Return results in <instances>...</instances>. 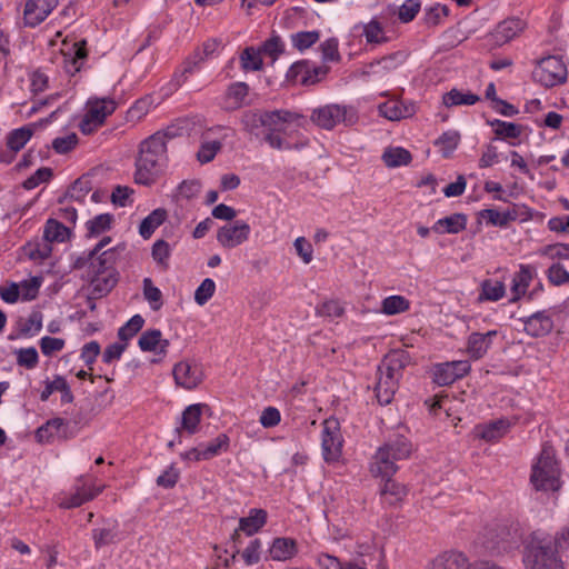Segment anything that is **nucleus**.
I'll return each instance as SVG.
<instances>
[{"mask_svg": "<svg viewBox=\"0 0 569 569\" xmlns=\"http://www.w3.org/2000/svg\"><path fill=\"white\" fill-rule=\"evenodd\" d=\"M113 216L111 213H101L86 222L88 238L98 237L111 229Z\"/></svg>", "mask_w": 569, "mask_h": 569, "instance_id": "36", "label": "nucleus"}, {"mask_svg": "<svg viewBox=\"0 0 569 569\" xmlns=\"http://www.w3.org/2000/svg\"><path fill=\"white\" fill-rule=\"evenodd\" d=\"M117 260L116 249H109L97 258V263L91 262V287L96 297H103L109 293L118 282V273L114 269Z\"/></svg>", "mask_w": 569, "mask_h": 569, "instance_id": "6", "label": "nucleus"}, {"mask_svg": "<svg viewBox=\"0 0 569 569\" xmlns=\"http://www.w3.org/2000/svg\"><path fill=\"white\" fill-rule=\"evenodd\" d=\"M92 539L97 550L119 542L121 537L118 522H107L102 527L94 528L92 530Z\"/></svg>", "mask_w": 569, "mask_h": 569, "instance_id": "27", "label": "nucleus"}, {"mask_svg": "<svg viewBox=\"0 0 569 569\" xmlns=\"http://www.w3.org/2000/svg\"><path fill=\"white\" fill-rule=\"evenodd\" d=\"M89 191L90 187L88 184V181L78 179L68 189L64 197L59 200V203H63L67 199L81 202L83 201L84 197L88 194Z\"/></svg>", "mask_w": 569, "mask_h": 569, "instance_id": "55", "label": "nucleus"}, {"mask_svg": "<svg viewBox=\"0 0 569 569\" xmlns=\"http://www.w3.org/2000/svg\"><path fill=\"white\" fill-rule=\"evenodd\" d=\"M415 112L412 104L399 100H389L379 106V113L388 120L398 121L411 117Z\"/></svg>", "mask_w": 569, "mask_h": 569, "instance_id": "29", "label": "nucleus"}, {"mask_svg": "<svg viewBox=\"0 0 569 569\" xmlns=\"http://www.w3.org/2000/svg\"><path fill=\"white\" fill-rule=\"evenodd\" d=\"M505 284L499 280L487 279L481 284V299L497 301L505 296Z\"/></svg>", "mask_w": 569, "mask_h": 569, "instance_id": "46", "label": "nucleus"}, {"mask_svg": "<svg viewBox=\"0 0 569 569\" xmlns=\"http://www.w3.org/2000/svg\"><path fill=\"white\" fill-rule=\"evenodd\" d=\"M143 296L152 310L157 311L162 307V293L159 288L153 286L150 278L143 280Z\"/></svg>", "mask_w": 569, "mask_h": 569, "instance_id": "54", "label": "nucleus"}, {"mask_svg": "<svg viewBox=\"0 0 569 569\" xmlns=\"http://www.w3.org/2000/svg\"><path fill=\"white\" fill-rule=\"evenodd\" d=\"M69 229L56 219H49L43 230V239L48 242H63L69 238Z\"/></svg>", "mask_w": 569, "mask_h": 569, "instance_id": "39", "label": "nucleus"}, {"mask_svg": "<svg viewBox=\"0 0 569 569\" xmlns=\"http://www.w3.org/2000/svg\"><path fill=\"white\" fill-rule=\"evenodd\" d=\"M280 119V113L272 111L248 110L241 117V124L246 132L258 138L263 128L269 130V126L277 124Z\"/></svg>", "mask_w": 569, "mask_h": 569, "instance_id": "13", "label": "nucleus"}, {"mask_svg": "<svg viewBox=\"0 0 569 569\" xmlns=\"http://www.w3.org/2000/svg\"><path fill=\"white\" fill-rule=\"evenodd\" d=\"M479 217L489 224L506 227L510 221L516 220V212H500L496 209H483L479 212Z\"/></svg>", "mask_w": 569, "mask_h": 569, "instance_id": "42", "label": "nucleus"}, {"mask_svg": "<svg viewBox=\"0 0 569 569\" xmlns=\"http://www.w3.org/2000/svg\"><path fill=\"white\" fill-rule=\"evenodd\" d=\"M249 93V86L246 82L231 83L226 92V103L230 109H239L243 106Z\"/></svg>", "mask_w": 569, "mask_h": 569, "instance_id": "35", "label": "nucleus"}, {"mask_svg": "<svg viewBox=\"0 0 569 569\" xmlns=\"http://www.w3.org/2000/svg\"><path fill=\"white\" fill-rule=\"evenodd\" d=\"M479 100H480L479 96L471 93V92L463 93V92L459 91L458 89H451L449 92L445 93L442 97V102L448 108L456 107V106H472L476 102H478Z\"/></svg>", "mask_w": 569, "mask_h": 569, "instance_id": "38", "label": "nucleus"}, {"mask_svg": "<svg viewBox=\"0 0 569 569\" xmlns=\"http://www.w3.org/2000/svg\"><path fill=\"white\" fill-rule=\"evenodd\" d=\"M250 231L251 228L247 222L237 220L219 228L217 241L226 249H233L249 239Z\"/></svg>", "mask_w": 569, "mask_h": 569, "instance_id": "12", "label": "nucleus"}, {"mask_svg": "<svg viewBox=\"0 0 569 569\" xmlns=\"http://www.w3.org/2000/svg\"><path fill=\"white\" fill-rule=\"evenodd\" d=\"M329 68L317 66L310 61L302 60L295 62L287 72V79L296 84L310 86L322 80Z\"/></svg>", "mask_w": 569, "mask_h": 569, "instance_id": "11", "label": "nucleus"}, {"mask_svg": "<svg viewBox=\"0 0 569 569\" xmlns=\"http://www.w3.org/2000/svg\"><path fill=\"white\" fill-rule=\"evenodd\" d=\"M209 409L208 405L193 403L188 406L181 415V425L176 431L181 436L182 432L188 435H194L198 431V427L201 420L202 411Z\"/></svg>", "mask_w": 569, "mask_h": 569, "instance_id": "22", "label": "nucleus"}, {"mask_svg": "<svg viewBox=\"0 0 569 569\" xmlns=\"http://www.w3.org/2000/svg\"><path fill=\"white\" fill-rule=\"evenodd\" d=\"M509 423L506 420H497L482 427L480 436L487 441L501 438L508 430Z\"/></svg>", "mask_w": 569, "mask_h": 569, "instance_id": "52", "label": "nucleus"}, {"mask_svg": "<svg viewBox=\"0 0 569 569\" xmlns=\"http://www.w3.org/2000/svg\"><path fill=\"white\" fill-rule=\"evenodd\" d=\"M33 134L32 128L29 126L12 130L7 137V146L13 152L20 151Z\"/></svg>", "mask_w": 569, "mask_h": 569, "instance_id": "40", "label": "nucleus"}, {"mask_svg": "<svg viewBox=\"0 0 569 569\" xmlns=\"http://www.w3.org/2000/svg\"><path fill=\"white\" fill-rule=\"evenodd\" d=\"M569 549V527L555 537L535 531L526 543L523 550V565L526 569H563L560 553Z\"/></svg>", "mask_w": 569, "mask_h": 569, "instance_id": "1", "label": "nucleus"}, {"mask_svg": "<svg viewBox=\"0 0 569 569\" xmlns=\"http://www.w3.org/2000/svg\"><path fill=\"white\" fill-rule=\"evenodd\" d=\"M64 347V340L61 338L42 337L40 339V349L44 356H52L54 352H59Z\"/></svg>", "mask_w": 569, "mask_h": 569, "instance_id": "64", "label": "nucleus"}, {"mask_svg": "<svg viewBox=\"0 0 569 569\" xmlns=\"http://www.w3.org/2000/svg\"><path fill=\"white\" fill-rule=\"evenodd\" d=\"M530 481L536 490L557 491L561 487L560 467L552 446L545 443L532 463Z\"/></svg>", "mask_w": 569, "mask_h": 569, "instance_id": "5", "label": "nucleus"}, {"mask_svg": "<svg viewBox=\"0 0 569 569\" xmlns=\"http://www.w3.org/2000/svg\"><path fill=\"white\" fill-rule=\"evenodd\" d=\"M270 557L276 561H287L298 553L297 541L292 538H276L269 549Z\"/></svg>", "mask_w": 569, "mask_h": 569, "instance_id": "28", "label": "nucleus"}, {"mask_svg": "<svg viewBox=\"0 0 569 569\" xmlns=\"http://www.w3.org/2000/svg\"><path fill=\"white\" fill-rule=\"evenodd\" d=\"M538 254L551 260H569V243L547 244L538 250Z\"/></svg>", "mask_w": 569, "mask_h": 569, "instance_id": "51", "label": "nucleus"}, {"mask_svg": "<svg viewBox=\"0 0 569 569\" xmlns=\"http://www.w3.org/2000/svg\"><path fill=\"white\" fill-rule=\"evenodd\" d=\"M144 320L140 315H134L130 318L129 321L124 326H122L118 331V337L122 341H128L133 336H136L141 328L143 327Z\"/></svg>", "mask_w": 569, "mask_h": 569, "instance_id": "53", "label": "nucleus"}, {"mask_svg": "<svg viewBox=\"0 0 569 569\" xmlns=\"http://www.w3.org/2000/svg\"><path fill=\"white\" fill-rule=\"evenodd\" d=\"M467 227V216L463 213H453L436 221L432 230L437 233H459Z\"/></svg>", "mask_w": 569, "mask_h": 569, "instance_id": "30", "label": "nucleus"}, {"mask_svg": "<svg viewBox=\"0 0 569 569\" xmlns=\"http://www.w3.org/2000/svg\"><path fill=\"white\" fill-rule=\"evenodd\" d=\"M267 521V511L263 509H251L247 517L240 518L239 528L232 533V540L239 537V531L251 536L261 529Z\"/></svg>", "mask_w": 569, "mask_h": 569, "instance_id": "25", "label": "nucleus"}, {"mask_svg": "<svg viewBox=\"0 0 569 569\" xmlns=\"http://www.w3.org/2000/svg\"><path fill=\"white\" fill-rule=\"evenodd\" d=\"M546 277L550 284L561 287L569 284V271L558 262H553L546 271Z\"/></svg>", "mask_w": 569, "mask_h": 569, "instance_id": "48", "label": "nucleus"}, {"mask_svg": "<svg viewBox=\"0 0 569 569\" xmlns=\"http://www.w3.org/2000/svg\"><path fill=\"white\" fill-rule=\"evenodd\" d=\"M17 362L27 369H33L39 362L38 351L34 347L22 348L17 351Z\"/></svg>", "mask_w": 569, "mask_h": 569, "instance_id": "62", "label": "nucleus"}, {"mask_svg": "<svg viewBox=\"0 0 569 569\" xmlns=\"http://www.w3.org/2000/svg\"><path fill=\"white\" fill-rule=\"evenodd\" d=\"M78 144V137L76 133H69L66 137H58L52 141L53 150L59 154H66L73 150Z\"/></svg>", "mask_w": 569, "mask_h": 569, "instance_id": "63", "label": "nucleus"}, {"mask_svg": "<svg viewBox=\"0 0 569 569\" xmlns=\"http://www.w3.org/2000/svg\"><path fill=\"white\" fill-rule=\"evenodd\" d=\"M272 113H280V118H284L276 121L277 124L269 126V130H272L278 134L282 133L284 136H292L293 132H297L300 128L305 127L306 117L303 114L284 109L273 110Z\"/></svg>", "mask_w": 569, "mask_h": 569, "instance_id": "20", "label": "nucleus"}, {"mask_svg": "<svg viewBox=\"0 0 569 569\" xmlns=\"http://www.w3.org/2000/svg\"><path fill=\"white\" fill-rule=\"evenodd\" d=\"M468 558L459 551H445L438 555L429 565L428 569H469Z\"/></svg>", "mask_w": 569, "mask_h": 569, "instance_id": "23", "label": "nucleus"}, {"mask_svg": "<svg viewBox=\"0 0 569 569\" xmlns=\"http://www.w3.org/2000/svg\"><path fill=\"white\" fill-rule=\"evenodd\" d=\"M421 8L420 0H406L399 8L398 18L401 22L408 23L412 21L419 13Z\"/></svg>", "mask_w": 569, "mask_h": 569, "instance_id": "60", "label": "nucleus"}, {"mask_svg": "<svg viewBox=\"0 0 569 569\" xmlns=\"http://www.w3.org/2000/svg\"><path fill=\"white\" fill-rule=\"evenodd\" d=\"M460 142V134L457 131L443 132L435 142L445 158H449Z\"/></svg>", "mask_w": 569, "mask_h": 569, "instance_id": "44", "label": "nucleus"}, {"mask_svg": "<svg viewBox=\"0 0 569 569\" xmlns=\"http://www.w3.org/2000/svg\"><path fill=\"white\" fill-rule=\"evenodd\" d=\"M310 120L321 129L332 130L340 123L347 127L353 126L358 121V113L350 106L330 103L313 109Z\"/></svg>", "mask_w": 569, "mask_h": 569, "instance_id": "7", "label": "nucleus"}, {"mask_svg": "<svg viewBox=\"0 0 569 569\" xmlns=\"http://www.w3.org/2000/svg\"><path fill=\"white\" fill-rule=\"evenodd\" d=\"M567 78V64L562 58L558 56H548L538 60L532 71L533 81L545 88L563 84Z\"/></svg>", "mask_w": 569, "mask_h": 569, "instance_id": "8", "label": "nucleus"}, {"mask_svg": "<svg viewBox=\"0 0 569 569\" xmlns=\"http://www.w3.org/2000/svg\"><path fill=\"white\" fill-rule=\"evenodd\" d=\"M216 291V283L212 279L206 278L200 286L196 289L194 301L199 306L206 305Z\"/></svg>", "mask_w": 569, "mask_h": 569, "instance_id": "59", "label": "nucleus"}, {"mask_svg": "<svg viewBox=\"0 0 569 569\" xmlns=\"http://www.w3.org/2000/svg\"><path fill=\"white\" fill-rule=\"evenodd\" d=\"M59 0H27L23 8V23L36 28L57 8Z\"/></svg>", "mask_w": 569, "mask_h": 569, "instance_id": "14", "label": "nucleus"}, {"mask_svg": "<svg viewBox=\"0 0 569 569\" xmlns=\"http://www.w3.org/2000/svg\"><path fill=\"white\" fill-rule=\"evenodd\" d=\"M319 38V31H301L292 36V43L298 50L303 51L313 46Z\"/></svg>", "mask_w": 569, "mask_h": 569, "instance_id": "57", "label": "nucleus"}, {"mask_svg": "<svg viewBox=\"0 0 569 569\" xmlns=\"http://www.w3.org/2000/svg\"><path fill=\"white\" fill-rule=\"evenodd\" d=\"M409 362V356L405 351L388 353L378 367V380L375 386L376 398L379 405H389L398 389L402 370Z\"/></svg>", "mask_w": 569, "mask_h": 569, "instance_id": "3", "label": "nucleus"}, {"mask_svg": "<svg viewBox=\"0 0 569 569\" xmlns=\"http://www.w3.org/2000/svg\"><path fill=\"white\" fill-rule=\"evenodd\" d=\"M168 162L167 147L159 137H148L140 143L136 159L134 181L150 186L163 171Z\"/></svg>", "mask_w": 569, "mask_h": 569, "instance_id": "2", "label": "nucleus"}, {"mask_svg": "<svg viewBox=\"0 0 569 569\" xmlns=\"http://www.w3.org/2000/svg\"><path fill=\"white\" fill-rule=\"evenodd\" d=\"M229 437L226 433H220L216 439L208 442L206 446L202 445V457L210 460L221 452H226L229 449Z\"/></svg>", "mask_w": 569, "mask_h": 569, "instance_id": "50", "label": "nucleus"}, {"mask_svg": "<svg viewBox=\"0 0 569 569\" xmlns=\"http://www.w3.org/2000/svg\"><path fill=\"white\" fill-rule=\"evenodd\" d=\"M496 336V330H490L486 333L472 332L467 341V352L470 358L475 360L481 359L487 353L491 346L492 338Z\"/></svg>", "mask_w": 569, "mask_h": 569, "instance_id": "24", "label": "nucleus"}, {"mask_svg": "<svg viewBox=\"0 0 569 569\" xmlns=\"http://www.w3.org/2000/svg\"><path fill=\"white\" fill-rule=\"evenodd\" d=\"M523 330L531 337H545L553 329V321L547 311H537L529 317L521 318Z\"/></svg>", "mask_w": 569, "mask_h": 569, "instance_id": "19", "label": "nucleus"}, {"mask_svg": "<svg viewBox=\"0 0 569 569\" xmlns=\"http://www.w3.org/2000/svg\"><path fill=\"white\" fill-rule=\"evenodd\" d=\"M411 452V442L403 436H396L378 448L370 471L375 477L391 478L398 470L397 461L408 459Z\"/></svg>", "mask_w": 569, "mask_h": 569, "instance_id": "4", "label": "nucleus"}, {"mask_svg": "<svg viewBox=\"0 0 569 569\" xmlns=\"http://www.w3.org/2000/svg\"><path fill=\"white\" fill-rule=\"evenodd\" d=\"M525 28L523 20L512 17L499 22L489 37L496 46L501 47L518 37Z\"/></svg>", "mask_w": 569, "mask_h": 569, "instance_id": "16", "label": "nucleus"}, {"mask_svg": "<svg viewBox=\"0 0 569 569\" xmlns=\"http://www.w3.org/2000/svg\"><path fill=\"white\" fill-rule=\"evenodd\" d=\"M495 128V133L500 139H518L522 133V126L495 119L489 122Z\"/></svg>", "mask_w": 569, "mask_h": 569, "instance_id": "41", "label": "nucleus"}, {"mask_svg": "<svg viewBox=\"0 0 569 569\" xmlns=\"http://www.w3.org/2000/svg\"><path fill=\"white\" fill-rule=\"evenodd\" d=\"M104 486L101 487H88L83 480V476H81L77 480V485L74 486V492H72L69 497L62 499L59 506L63 509L77 508L94 499L99 493L102 492Z\"/></svg>", "mask_w": 569, "mask_h": 569, "instance_id": "17", "label": "nucleus"}, {"mask_svg": "<svg viewBox=\"0 0 569 569\" xmlns=\"http://www.w3.org/2000/svg\"><path fill=\"white\" fill-rule=\"evenodd\" d=\"M66 426L67 422L62 418L50 419L36 430V439L39 443L51 442L54 437H61L64 435L61 430Z\"/></svg>", "mask_w": 569, "mask_h": 569, "instance_id": "31", "label": "nucleus"}, {"mask_svg": "<svg viewBox=\"0 0 569 569\" xmlns=\"http://www.w3.org/2000/svg\"><path fill=\"white\" fill-rule=\"evenodd\" d=\"M240 63L244 71H259L263 66L260 52L256 51L252 47H248L242 51Z\"/></svg>", "mask_w": 569, "mask_h": 569, "instance_id": "49", "label": "nucleus"}, {"mask_svg": "<svg viewBox=\"0 0 569 569\" xmlns=\"http://www.w3.org/2000/svg\"><path fill=\"white\" fill-rule=\"evenodd\" d=\"M362 34L365 36L367 43L379 44L388 41L383 27L377 19H372L362 26Z\"/></svg>", "mask_w": 569, "mask_h": 569, "instance_id": "43", "label": "nucleus"}, {"mask_svg": "<svg viewBox=\"0 0 569 569\" xmlns=\"http://www.w3.org/2000/svg\"><path fill=\"white\" fill-rule=\"evenodd\" d=\"M151 256L159 267H161L163 270H167L169 268V259L171 256L170 244L162 239L157 240L152 244Z\"/></svg>", "mask_w": 569, "mask_h": 569, "instance_id": "45", "label": "nucleus"}, {"mask_svg": "<svg viewBox=\"0 0 569 569\" xmlns=\"http://www.w3.org/2000/svg\"><path fill=\"white\" fill-rule=\"evenodd\" d=\"M42 328V313L32 311L23 323L20 325V333L23 336H33Z\"/></svg>", "mask_w": 569, "mask_h": 569, "instance_id": "58", "label": "nucleus"}, {"mask_svg": "<svg viewBox=\"0 0 569 569\" xmlns=\"http://www.w3.org/2000/svg\"><path fill=\"white\" fill-rule=\"evenodd\" d=\"M380 493L386 503L396 506L405 499L408 490L406 486L393 481L391 478H386V482L381 488Z\"/></svg>", "mask_w": 569, "mask_h": 569, "instance_id": "33", "label": "nucleus"}, {"mask_svg": "<svg viewBox=\"0 0 569 569\" xmlns=\"http://www.w3.org/2000/svg\"><path fill=\"white\" fill-rule=\"evenodd\" d=\"M138 345L142 351H153L157 355L164 356L170 342L167 339H162V333L159 329H150L140 336Z\"/></svg>", "mask_w": 569, "mask_h": 569, "instance_id": "26", "label": "nucleus"}, {"mask_svg": "<svg viewBox=\"0 0 569 569\" xmlns=\"http://www.w3.org/2000/svg\"><path fill=\"white\" fill-rule=\"evenodd\" d=\"M220 47L221 40L219 39L214 38L204 41L201 48H198L194 51L192 58L184 62L181 77L194 72L198 69L199 64L206 61L207 59L213 57V54L218 52Z\"/></svg>", "mask_w": 569, "mask_h": 569, "instance_id": "21", "label": "nucleus"}, {"mask_svg": "<svg viewBox=\"0 0 569 569\" xmlns=\"http://www.w3.org/2000/svg\"><path fill=\"white\" fill-rule=\"evenodd\" d=\"M87 41L80 40L74 42L67 51H63V69L70 76L78 73L84 66L88 51Z\"/></svg>", "mask_w": 569, "mask_h": 569, "instance_id": "18", "label": "nucleus"}, {"mask_svg": "<svg viewBox=\"0 0 569 569\" xmlns=\"http://www.w3.org/2000/svg\"><path fill=\"white\" fill-rule=\"evenodd\" d=\"M410 302L402 296H390L382 300L381 310L386 315H397L407 311Z\"/></svg>", "mask_w": 569, "mask_h": 569, "instance_id": "47", "label": "nucleus"}, {"mask_svg": "<svg viewBox=\"0 0 569 569\" xmlns=\"http://www.w3.org/2000/svg\"><path fill=\"white\" fill-rule=\"evenodd\" d=\"M532 280V269L530 266L521 264L517 273L512 278L511 292L513 297L511 301H517L523 296Z\"/></svg>", "mask_w": 569, "mask_h": 569, "instance_id": "32", "label": "nucleus"}, {"mask_svg": "<svg viewBox=\"0 0 569 569\" xmlns=\"http://www.w3.org/2000/svg\"><path fill=\"white\" fill-rule=\"evenodd\" d=\"M172 375L176 385L187 390L197 388L203 380V373L200 366L187 360L174 365Z\"/></svg>", "mask_w": 569, "mask_h": 569, "instance_id": "15", "label": "nucleus"}, {"mask_svg": "<svg viewBox=\"0 0 569 569\" xmlns=\"http://www.w3.org/2000/svg\"><path fill=\"white\" fill-rule=\"evenodd\" d=\"M457 380L448 362L436 365L433 368V381L439 386H449Z\"/></svg>", "mask_w": 569, "mask_h": 569, "instance_id": "56", "label": "nucleus"}, {"mask_svg": "<svg viewBox=\"0 0 569 569\" xmlns=\"http://www.w3.org/2000/svg\"><path fill=\"white\" fill-rule=\"evenodd\" d=\"M343 439L337 419L325 420L322 429V455L326 462H337L342 455Z\"/></svg>", "mask_w": 569, "mask_h": 569, "instance_id": "10", "label": "nucleus"}, {"mask_svg": "<svg viewBox=\"0 0 569 569\" xmlns=\"http://www.w3.org/2000/svg\"><path fill=\"white\" fill-rule=\"evenodd\" d=\"M168 213L163 208L154 209L140 223L139 233L143 239H149L154 230L160 227L167 219Z\"/></svg>", "mask_w": 569, "mask_h": 569, "instance_id": "34", "label": "nucleus"}, {"mask_svg": "<svg viewBox=\"0 0 569 569\" xmlns=\"http://www.w3.org/2000/svg\"><path fill=\"white\" fill-rule=\"evenodd\" d=\"M385 164L389 168H396L400 166H407L411 162V153L401 147L388 148L382 154Z\"/></svg>", "mask_w": 569, "mask_h": 569, "instance_id": "37", "label": "nucleus"}, {"mask_svg": "<svg viewBox=\"0 0 569 569\" xmlns=\"http://www.w3.org/2000/svg\"><path fill=\"white\" fill-rule=\"evenodd\" d=\"M117 108L116 101L109 98L91 99L88 101L87 112L79 123V129L84 134L92 133L100 127L108 116Z\"/></svg>", "mask_w": 569, "mask_h": 569, "instance_id": "9", "label": "nucleus"}, {"mask_svg": "<svg viewBox=\"0 0 569 569\" xmlns=\"http://www.w3.org/2000/svg\"><path fill=\"white\" fill-rule=\"evenodd\" d=\"M52 169L48 167L39 168L32 176L26 179L22 183L26 190H32L40 183L48 182L52 178Z\"/></svg>", "mask_w": 569, "mask_h": 569, "instance_id": "61", "label": "nucleus"}]
</instances>
